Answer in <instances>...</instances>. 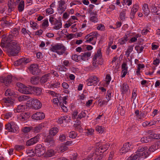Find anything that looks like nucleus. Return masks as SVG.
I'll use <instances>...</instances> for the list:
<instances>
[{
    "label": "nucleus",
    "mask_w": 160,
    "mask_h": 160,
    "mask_svg": "<svg viewBox=\"0 0 160 160\" xmlns=\"http://www.w3.org/2000/svg\"><path fill=\"white\" fill-rule=\"evenodd\" d=\"M6 48H7V52L10 57L17 55L20 50V47L17 41L13 40L10 41L6 46Z\"/></svg>",
    "instance_id": "1"
},
{
    "label": "nucleus",
    "mask_w": 160,
    "mask_h": 160,
    "mask_svg": "<svg viewBox=\"0 0 160 160\" xmlns=\"http://www.w3.org/2000/svg\"><path fill=\"white\" fill-rule=\"evenodd\" d=\"M102 53L100 49H98L97 53L93 56L92 65L89 67V69L93 70L98 67L99 65H102L103 59L102 58Z\"/></svg>",
    "instance_id": "2"
},
{
    "label": "nucleus",
    "mask_w": 160,
    "mask_h": 160,
    "mask_svg": "<svg viewBox=\"0 0 160 160\" xmlns=\"http://www.w3.org/2000/svg\"><path fill=\"white\" fill-rule=\"evenodd\" d=\"M50 50L52 51L56 52L59 55H61L65 52L66 48L62 44L58 43L52 46Z\"/></svg>",
    "instance_id": "3"
},
{
    "label": "nucleus",
    "mask_w": 160,
    "mask_h": 160,
    "mask_svg": "<svg viewBox=\"0 0 160 160\" xmlns=\"http://www.w3.org/2000/svg\"><path fill=\"white\" fill-rule=\"evenodd\" d=\"M17 84V86L19 87L18 90L21 93L25 94L31 93L32 89V87H28L25 86L23 84L20 82H18Z\"/></svg>",
    "instance_id": "4"
},
{
    "label": "nucleus",
    "mask_w": 160,
    "mask_h": 160,
    "mask_svg": "<svg viewBox=\"0 0 160 160\" xmlns=\"http://www.w3.org/2000/svg\"><path fill=\"white\" fill-rule=\"evenodd\" d=\"M148 155V152H144L142 153H137L135 154H132L130 157H128L126 160H135L141 156L143 158H146Z\"/></svg>",
    "instance_id": "5"
},
{
    "label": "nucleus",
    "mask_w": 160,
    "mask_h": 160,
    "mask_svg": "<svg viewBox=\"0 0 160 160\" xmlns=\"http://www.w3.org/2000/svg\"><path fill=\"white\" fill-rule=\"evenodd\" d=\"M35 151L37 156L40 157L44 155L46 150L44 146L41 144H38L36 147Z\"/></svg>",
    "instance_id": "6"
},
{
    "label": "nucleus",
    "mask_w": 160,
    "mask_h": 160,
    "mask_svg": "<svg viewBox=\"0 0 160 160\" xmlns=\"http://www.w3.org/2000/svg\"><path fill=\"white\" fill-rule=\"evenodd\" d=\"M29 70L31 73L34 75H39L41 72V70L36 64H33L30 65Z\"/></svg>",
    "instance_id": "7"
},
{
    "label": "nucleus",
    "mask_w": 160,
    "mask_h": 160,
    "mask_svg": "<svg viewBox=\"0 0 160 160\" xmlns=\"http://www.w3.org/2000/svg\"><path fill=\"white\" fill-rule=\"evenodd\" d=\"M44 142L48 147L53 146L55 145V141L52 136L48 135L45 139Z\"/></svg>",
    "instance_id": "8"
},
{
    "label": "nucleus",
    "mask_w": 160,
    "mask_h": 160,
    "mask_svg": "<svg viewBox=\"0 0 160 160\" xmlns=\"http://www.w3.org/2000/svg\"><path fill=\"white\" fill-rule=\"evenodd\" d=\"M59 3L58 10L59 13H62L64 12L66 9L65 7V2L64 0H60L58 1Z\"/></svg>",
    "instance_id": "9"
},
{
    "label": "nucleus",
    "mask_w": 160,
    "mask_h": 160,
    "mask_svg": "<svg viewBox=\"0 0 160 160\" xmlns=\"http://www.w3.org/2000/svg\"><path fill=\"white\" fill-rule=\"evenodd\" d=\"M29 113L28 112H23L21 113L18 117V119L22 122L27 121L29 118Z\"/></svg>",
    "instance_id": "10"
},
{
    "label": "nucleus",
    "mask_w": 160,
    "mask_h": 160,
    "mask_svg": "<svg viewBox=\"0 0 160 160\" xmlns=\"http://www.w3.org/2000/svg\"><path fill=\"white\" fill-rule=\"evenodd\" d=\"M39 139V136L37 135L36 136L28 140L26 142V145L28 146L32 145L38 142Z\"/></svg>",
    "instance_id": "11"
},
{
    "label": "nucleus",
    "mask_w": 160,
    "mask_h": 160,
    "mask_svg": "<svg viewBox=\"0 0 160 160\" xmlns=\"http://www.w3.org/2000/svg\"><path fill=\"white\" fill-rule=\"evenodd\" d=\"M132 148L131 145L130 144L129 142L123 144V147L120 150V153H125L130 150Z\"/></svg>",
    "instance_id": "12"
},
{
    "label": "nucleus",
    "mask_w": 160,
    "mask_h": 160,
    "mask_svg": "<svg viewBox=\"0 0 160 160\" xmlns=\"http://www.w3.org/2000/svg\"><path fill=\"white\" fill-rule=\"evenodd\" d=\"M32 118L33 119L39 120L43 119L45 118V115L42 112H37L32 115Z\"/></svg>",
    "instance_id": "13"
},
{
    "label": "nucleus",
    "mask_w": 160,
    "mask_h": 160,
    "mask_svg": "<svg viewBox=\"0 0 160 160\" xmlns=\"http://www.w3.org/2000/svg\"><path fill=\"white\" fill-rule=\"evenodd\" d=\"M2 103L4 105L7 107H9L12 105L14 102L13 100L11 98H4L2 101Z\"/></svg>",
    "instance_id": "14"
},
{
    "label": "nucleus",
    "mask_w": 160,
    "mask_h": 160,
    "mask_svg": "<svg viewBox=\"0 0 160 160\" xmlns=\"http://www.w3.org/2000/svg\"><path fill=\"white\" fill-rule=\"evenodd\" d=\"M45 127V124L44 123H41L38 125L32 127V131L35 133H38L40 132Z\"/></svg>",
    "instance_id": "15"
},
{
    "label": "nucleus",
    "mask_w": 160,
    "mask_h": 160,
    "mask_svg": "<svg viewBox=\"0 0 160 160\" xmlns=\"http://www.w3.org/2000/svg\"><path fill=\"white\" fill-rule=\"evenodd\" d=\"M31 104L33 108L35 109L40 108L42 106L41 103L38 99H35L32 101Z\"/></svg>",
    "instance_id": "16"
},
{
    "label": "nucleus",
    "mask_w": 160,
    "mask_h": 160,
    "mask_svg": "<svg viewBox=\"0 0 160 160\" xmlns=\"http://www.w3.org/2000/svg\"><path fill=\"white\" fill-rule=\"evenodd\" d=\"M1 82L3 83L6 86H8L12 82V76L8 75L6 77L3 78L1 79Z\"/></svg>",
    "instance_id": "17"
},
{
    "label": "nucleus",
    "mask_w": 160,
    "mask_h": 160,
    "mask_svg": "<svg viewBox=\"0 0 160 160\" xmlns=\"http://www.w3.org/2000/svg\"><path fill=\"white\" fill-rule=\"evenodd\" d=\"M138 9V5L135 4L133 5L132 8L131 12L130 13V18H131L133 19L134 18V16L136 12Z\"/></svg>",
    "instance_id": "18"
},
{
    "label": "nucleus",
    "mask_w": 160,
    "mask_h": 160,
    "mask_svg": "<svg viewBox=\"0 0 160 160\" xmlns=\"http://www.w3.org/2000/svg\"><path fill=\"white\" fill-rule=\"evenodd\" d=\"M121 68L122 70V72L123 73V74L121 76V77L123 78L125 77L128 72V67L126 62H123Z\"/></svg>",
    "instance_id": "19"
},
{
    "label": "nucleus",
    "mask_w": 160,
    "mask_h": 160,
    "mask_svg": "<svg viewBox=\"0 0 160 160\" xmlns=\"http://www.w3.org/2000/svg\"><path fill=\"white\" fill-rule=\"evenodd\" d=\"M29 60L28 59L22 58L18 60L15 63V64L17 66L21 64H26L29 62Z\"/></svg>",
    "instance_id": "20"
},
{
    "label": "nucleus",
    "mask_w": 160,
    "mask_h": 160,
    "mask_svg": "<svg viewBox=\"0 0 160 160\" xmlns=\"http://www.w3.org/2000/svg\"><path fill=\"white\" fill-rule=\"evenodd\" d=\"M51 74L50 73L45 74L41 78L40 82L42 84H44L50 79Z\"/></svg>",
    "instance_id": "21"
},
{
    "label": "nucleus",
    "mask_w": 160,
    "mask_h": 160,
    "mask_svg": "<svg viewBox=\"0 0 160 160\" xmlns=\"http://www.w3.org/2000/svg\"><path fill=\"white\" fill-rule=\"evenodd\" d=\"M82 55H80L81 60L83 61L87 60L88 59V58L90 57L91 55V52H87L86 53L82 54Z\"/></svg>",
    "instance_id": "22"
},
{
    "label": "nucleus",
    "mask_w": 160,
    "mask_h": 160,
    "mask_svg": "<svg viewBox=\"0 0 160 160\" xmlns=\"http://www.w3.org/2000/svg\"><path fill=\"white\" fill-rule=\"evenodd\" d=\"M15 4L13 3L12 0L9 1L8 3V12L9 13L11 12L14 9Z\"/></svg>",
    "instance_id": "23"
},
{
    "label": "nucleus",
    "mask_w": 160,
    "mask_h": 160,
    "mask_svg": "<svg viewBox=\"0 0 160 160\" xmlns=\"http://www.w3.org/2000/svg\"><path fill=\"white\" fill-rule=\"evenodd\" d=\"M160 147V142H156L155 144L152 145L150 148L149 150L151 152H153L154 151L158 149Z\"/></svg>",
    "instance_id": "24"
},
{
    "label": "nucleus",
    "mask_w": 160,
    "mask_h": 160,
    "mask_svg": "<svg viewBox=\"0 0 160 160\" xmlns=\"http://www.w3.org/2000/svg\"><path fill=\"white\" fill-rule=\"evenodd\" d=\"M142 9L143 11V12L146 16H147L150 12L148 5L146 3L143 4Z\"/></svg>",
    "instance_id": "25"
},
{
    "label": "nucleus",
    "mask_w": 160,
    "mask_h": 160,
    "mask_svg": "<svg viewBox=\"0 0 160 160\" xmlns=\"http://www.w3.org/2000/svg\"><path fill=\"white\" fill-rule=\"evenodd\" d=\"M68 148L65 144H61L57 148V150L60 152H63L68 149Z\"/></svg>",
    "instance_id": "26"
},
{
    "label": "nucleus",
    "mask_w": 160,
    "mask_h": 160,
    "mask_svg": "<svg viewBox=\"0 0 160 160\" xmlns=\"http://www.w3.org/2000/svg\"><path fill=\"white\" fill-rule=\"evenodd\" d=\"M110 146V144L109 143H106L102 145H101L99 147L101 151V153H103L107 151L109 148Z\"/></svg>",
    "instance_id": "27"
},
{
    "label": "nucleus",
    "mask_w": 160,
    "mask_h": 160,
    "mask_svg": "<svg viewBox=\"0 0 160 160\" xmlns=\"http://www.w3.org/2000/svg\"><path fill=\"white\" fill-rule=\"evenodd\" d=\"M137 151L138 152H139V153L142 152H149V148H148L146 146H143L139 147H138Z\"/></svg>",
    "instance_id": "28"
},
{
    "label": "nucleus",
    "mask_w": 160,
    "mask_h": 160,
    "mask_svg": "<svg viewBox=\"0 0 160 160\" xmlns=\"http://www.w3.org/2000/svg\"><path fill=\"white\" fill-rule=\"evenodd\" d=\"M128 37L127 35L125 34L123 37L119 39L118 40L119 42L121 45H122L126 43L128 40Z\"/></svg>",
    "instance_id": "29"
},
{
    "label": "nucleus",
    "mask_w": 160,
    "mask_h": 160,
    "mask_svg": "<svg viewBox=\"0 0 160 160\" xmlns=\"http://www.w3.org/2000/svg\"><path fill=\"white\" fill-rule=\"evenodd\" d=\"M32 90L33 91L34 94L37 96L40 95L41 93L42 89L40 88L36 87H33L32 88Z\"/></svg>",
    "instance_id": "30"
},
{
    "label": "nucleus",
    "mask_w": 160,
    "mask_h": 160,
    "mask_svg": "<svg viewBox=\"0 0 160 160\" xmlns=\"http://www.w3.org/2000/svg\"><path fill=\"white\" fill-rule=\"evenodd\" d=\"M122 92L123 93H125L129 91L128 86L125 83H123L121 86Z\"/></svg>",
    "instance_id": "31"
},
{
    "label": "nucleus",
    "mask_w": 160,
    "mask_h": 160,
    "mask_svg": "<svg viewBox=\"0 0 160 160\" xmlns=\"http://www.w3.org/2000/svg\"><path fill=\"white\" fill-rule=\"evenodd\" d=\"M56 152L54 150L51 149L47 151L46 154L47 156L50 157L54 156L56 154Z\"/></svg>",
    "instance_id": "32"
},
{
    "label": "nucleus",
    "mask_w": 160,
    "mask_h": 160,
    "mask_svg": "<svg viewBox=\"0 0 160 160\" xmlns=\"http://www.w3.org/2000/svg\"><path fill=\"white\" fill-rule=\"evenodd\" d=\"M25 106L23 105H18L14 111L15 113L20 112L25 109Z\"/></svg>",
    "instance_id": "33"
},
{
    "label": "nucleus",
    "mask_w": 160,
    "mask_h": 160,
    "mask_svg": "<svg viewBox=\"0 0 160 160\" xmlns=\"http://www.w3.org/2000/svg\"><path fill=\"white\" fill-rule=\"evenodd\" d=\"M58 132V129L57 127H54L50 129L49 131V133L51 135L54 136Z\"/></svg>",
    "instance_id": "34"
},
{
    "label": "nucleus",
    "mask_w": 160,
    "mask_h": 160,
    "mask_svg": "<svg viewBox=\"0 0 160 160\" xmlns=\"http://www.w3.org/2000/svg\"><path fill=\"white\" fill-rule=\"evenodd\" d=\"M24 8V1L22 0L19 3L18 7V9L19 12H22Z\"/></svg>",
    "instance_id": "35"
},
{
    "label": "nucleus",
    "mask_w": 160,
    "mask_h": 160,
    "mask_svg": "<svg viewBox=\"0 0 160 160\" xmlns=\"http://www.w3.org/2000/svg\"><path fill=\"white\" fill-rule=\"evenodd\" d=\"M39 78L38 77L33 76L30 79V82L33 84H37L38 83Z\"/></svg>",
    "instance_id": "36"
},
{
    "label": "nucleus",
    "mask_w": 160,
    "mask_h": 160,
    "mask_svg": "<svg viewBox=\"0 0 160 160\" xmlns=\"http://www.w3.org/2000/svg\"><path fill=\"white\" fill-rule=\"evenodd\" d=\"M30 98L28 95H22L18 98V100L20 102L23 101Z\"/></svg>",
    "instance_id": "37"
},
{
    "label": "nucleus",
    "mask_w": 160,
    "mask_h": 160,
    "mask_svg": "<svg viewBox=\"0 0 160 160\" xmlns=\"http://www.w3.org/2000/svg\"><path fill=\"white\" fill-rule=\"evenodd\" d=\"M5 129L9 132H14V129L10 123H8L5 125Z\"/></svg>",
    "instance_id": "38"
},
{
    "label": "nucleus",
    "mask_w": 160,
    "mask_h": 160,
    "mask_svg": "<svg viewBox=\"0 0 160 160\" xmlns=\"http://www.w3.org/2000/svg\"><path fill=\"white\" fill-rule=\"evenodd\" d=\"M14 148L15 150L18 151H20L24 149L25 147L23 145H16L15 146Z\"/></svg>",
    "instance_id": "39"
},
{
    "label": "nucleus",
    "mask_w": 160,
    "mask_h": 160,
    "mask_svg": "<svg viewBox=\"0 0 160 160\" xmlns=\"http://www.w3.org/2000/svg\"><path fill=\"white\" fill-rule=\"evenodd\" d=\"M133 46H129L128 47V48L126 52V55L127 57L130 56V53L132 51L133 49Z\"/></svg>",
    "instance_id": "40"
},
{
    "label": "nucleus",
    "mask_w": 160,
    "mask_h": 160,
    "mask_svg": "<svg viewBox=\"0 0 160 160\" xmlns=\"http://www.w3.org/2000/svg\"><path fill=\"white\" fill-rule=\"evenodd\" d=\"M127 10L126 9H123L120 14V18L121 20H124L125 19V15L126 14V11Z\"/></svg>",
    "instance_id": "41"
},
{
    "label": "nucleus",
    "mask_w": 160,
    "mask_h": 160,
    "mask_svg": "<svg viewBox=\"0 0 160 160\" xmlns=\"http://www.w3.org/2000/svg\"><path fill=\"white\" fill-rule=\"evenodd\" d=\"M152 8L151 12L155 13V14L158 15L159 12H160L159 8H156L154 7L151 6Z\"/></svg>",
    "instance_id": "42"
},
{
    "label": "nucleus",
    "mask_w": 160,
    "mask_h": 160,
    "mask_svg": "<svg viewBox=\"0 0 160 160\" xmlns=\"http://www.w3.org/2000/svg\"><path fill=\"white\" fill-rule=\"evenodd\" d=\"M60 85L59 82H55L54 83L50 84L49 87L50 88H58L59 87Z\"/></svg>",
    "instance_id": "43"
},
{
    "label": "nucleus",
    "mask_w": 160,
    "mask_h": 160,
    "mask_svg": "<svg viewBox=\"0 0 160 160\" xmlns=\"http://www.w3.org/2000/svg\"><path fill=\"white\" fill-rule=\"evenodd\" d=\"M160 3L158 0H154L152 1V3H151V6L154 7L156 8H159Z\"/></svg>",
    "instance_id": "44"
},
{
    "label": "nucleus",
    "mask_w": 160,
    "mask_h": 160,
    "mask_svg": "<svg viewBox=\"0 0 160 160\" xmlns=\"http://www.w3.org/2000/svg\"><path fill=\"white\" fill-rule=\"evenodd\" d=\"M81 56L78 55L76 54L73 55L72 57V60L76 62H78L81 60Z\"/></svg>",
    "instance_id": "45"
},
{
    "label": "nucleus",
    "mask_w": 160,
    "mask_h": 160,
    "mask_svg": "<svg viewBox=\"0 0 160 160\" xmlns=\"http://www.w3.org/2000/svg\"><path fill=\"white\" fill-rule=\"evenodd\" d=\"M78 158V154L76 152L73 153L70 156V159L71 160H77Z\"/></svg>",
    "instance_id": "46"
},
{
    "label": "nucleus",
    "mask_w": 160,
    "mask_h": 160,
    "mask_svg": "<svg viewBox=\"0 0 160 160\" xmlns=\"http://www.w3.org/2000/svg\"><path fill=\"white\" fill-rule=\"evenodd\" d=\"M144 48L143 46H136L135 47V49L139 53L141 52Z\"/></svg>",
    "instance_id": "47"
},
{
    "label": "nucleus",
    "mask_w": 160,
    "mask_h": 160,
    "mask_svg": "<svg viewBox=\"0 0 160 160\" xmlns=\"http://www.w3.org/2000/svg\"><path fill=\"white\" fill-rule=\"evenodd\" d=\"M150 137H144L141 139V141L143 143H147L150 141Z\"/></svg>",
    "instance_id": "48"
},
{
    "label": "nucleus",
    "mask_w": 160,
    "mask_h": 160,
    "mask_svg": "<svg viewBox=\"0 0 160 160\" xmlns=\"http://www.w3.org/2000/svg\"><path fill=\"white\" fill-rule=\"evenodd\" d=\"M91 37H94V38H97V37L99 35V34L96 32H92L88 34Z\"/></svg>",
    "instance_id": "49"
},
{
    "label": "nucleus",
    "mask_w": 160,
    "mask_h": 160,
    "mask_svg": "<svg viewBox=\"0 0 160 160\" xmlns=\"http://www.w3.org/2000/svg\"><path fill=\"white\" fill-rule=\"evenodd\" d=\"M77 134L73 131L70 132L69 134V137L72 138H75L77 137Z\"/></svg>",
    "instance_id": "50"
},
{
    "label": "nucleus",
    "mask_w": 160,
    "mask_h": 160,
    "mask_svg": "<svg viewBox=\"0 0 160 160\" xmlns=\"http://www.w3.org/2000/svg\"><path fill=\"white\" fill-rule=\"evenodd\" d=\"M86 116V113L85 111H82L78 115L77 119L78 118L81 119L82 118L85 117Z\"/></svg>",
    "instance_id": "51"
},
{
    "label": "nucleus",
    "mask_w": 160,
    "mask_h": 160,
    "mask_svg": "<svg viewBox=\"0 0 160 160\" xmlns=\"http://www.w3.org/2000/svg\"><path fill=\"white\" fill-rule=\"evenodd\" d=\"M96 130L99 133H102L104 130V128L102 126H97L96 127Z\"/></svg>",
    "instance_id": "52"
},
{
    "label": "nucleus",
    "mask_w": 160,
    "mask_h": 160,
    "mask_svg": "<svg viewBox=\"0 0 160 160\" xmlns=\"http://www.w3.org/2000/svg\"><path fill=\"white\" fill-rule=\"evenodd\" d=\"M76 36V34L73 33H70L66 35V37L67 38V40H70L75 37Z\"/></svg>",
    "instance_id": "53"
},
{
    "label": "nucleus",
    "mask_w": 160,
    "mask_h": 160,
    "mask_svg": "<svg viewBox=\"0 0 160 160\" xmlns=\"http://www.w3.org/2000/svg\"><path fill=\"white\" fill-rule=\"evenodd\" d=\"M89 20L90 21L94 22H97L98 21L97 17L96 16H92L90 17Z\"/></svg>",
    "instance_id": "54"
},
{
    "label": "nucleus",
    "mask_w": 160,
    "mask_h": 160,
    "mask_svg": "<svg viewBox=\"0 0 160 160\" xmlns=\"http://www.w3.org/2000/svg\"><path fill=\"white\" fill-rule=\"evenodd\" d=\"M31 127H26L23 128L22 129V131L25 133L29 132L31 130L32 131Z\"/></svg>",
    "instance_id": "55"
},
{
    "label": "nucleus",
    "mask_w": 160,
    "mask_h": 160,
    "mask_svg": "<svg viewBox=\"0 0 160 160\" xmlns=\"http://www.w3.org/2000/svg\"><path fill=\"white\" fill-rule=\"evenodd\" d=\"M5 94L6 96H11L12 95V93L11 89H8L6 91Z\"/></svg>",
    "instance_id": "56"
},
{
    "label": "nucleus",
    "mask_w": 160,
    "mask_h": 160,
    "mask_svg": "<svg viewBox=\"0 0 160 160\" xmlns=\"http://www.w3.org/2000/svg\"><path fill=\"white\" fill-rule=\"evenodd\" d=\"M89 80H91L94 81H95V82L97 83L99 81V80H98V78L94 76H92L89 79Z\"/></svg>",
    "instance_id": "57"
},
{
    "label": "nucleus",
    "mask_w": 160,
    "mask_h": 160,
    "mask_svg": "<svg viewBox=\"0 0 160 160\" xmlns=\"http://www.w3.org/2000/svg\"><path fill=\"white\" fill-rule=\"evenodd\" d=\"M96 157L95 158V160H101L103 157V155L102 153L98 154V155H95Z\"/></svg>",
    "instance_id": "58"
},
{
    "label": "nucleus",
    "mask_w": 160,
    "mask_h": 160,
    "mask_svg": "<svg viewBox=\"0 0 160 160\" xmlns=\"http://www.w3.org/2000/svg\"><path fill=\"white\" fill-rule=\"evenodd\" d=\"M118 109V111L119 112V113L122 116L125 113V111L123 108L122 106L119 107Z\"/></svg>",
    "instance_id": "59"
},
{
    "label": "nucleus",
    "mask_w": 160,
    "mask_h": 160,
    "mask_svg": "<svg viewBox=\"0 0 160 160\" xmlns=\"http://www.w3.org/2000/svg\"><path fill=\"white\" fill-rule=\"evenodd\" d=\"M54 25L55 26L53 27V28L56 30H58L62 27V23H59Z\"/></svg>",
    "instance_id": "60"
},
{
    "label": "nucleus",
    "mask_w": 160,
    "mask_h": 160,
    "mask_svg": "<svg viewBox=\"0 0 160 160\" xmlns=\"http://www.w3.org/2000/svg\"><path fill=\"white\" fill-rule=\"evenodd\" d=\"M66 138L65 135L64 134H60L59 136V140L62 142L65 140Z\"/></svg>",
    "instance_id": "61"
},
{
    "label": "nucleus",
    "mask_w": 160,
    "mask_h": 160,
    "mask_svg": "<svg viewBox=\"0 0 160 160\" xmlns=\"http://www.w3.org/2000/svg\"><path fill=\"white\" fill-rule=\"evenodd\" d=\"M123 2L125 4H127L128 6H130L132 3V0H122Z\"/></svg>",
    "instance_id": "62"
},
{
    "label": "nucleus",
    "mask_w": 160,
    "mask_h": 160,
    "mask_svg": "<svg viewBox=\"0 0 160 160\" xmlns=\"http://www.w3.org/2000/svg\"><path fill=\"white\" fill-rule=\"evenodd\" d=\"M2 23L3 24H5V26H7L10 24V22L5 20L4 18H2L1 20Z\"/></svg>",
    "instance_id": "63"
},
{
    "label": "nucleus",
    "mask_w": 160,
    "mask_h": 160,
    "mask_svg": "<svg viewBox=\"0 0 160 160\" xmlns=\"http://www.w3.org/2000/svg\"><path fill=\"white\" fill-rule=\"evenodd\" d=\"M53 9L51 8H48L46 10V13H48L49 14H51L53 13Z\"/></svg>",
    "instance_id": "64"
}]
</instances>
